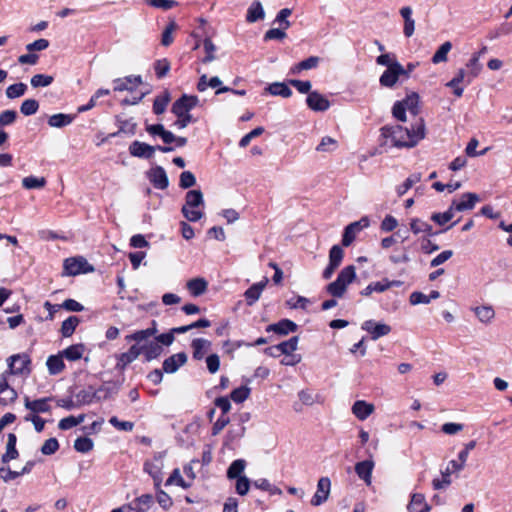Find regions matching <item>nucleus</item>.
I'll use <instances>...</instances> for the list:
<instances>
[{
    "label": "nucleus",
    "instance_id": "f257e3e1",
    "mask_svg": "<svg viewBox=\"0 0 512 512\" xmlns=\"http://www.w3.org/2000/svg\"><path fill=\"white\" fill-rule=\"evenodd\" d=\"M381 131L386 144L390 142L395 147L411 148L425 137V122L418 117L410 127L385 126Z\"/></svg>",
    "mask_w": 512,
    "mask_h": 512
},
{
    "label": "nucleus",
    "instance_id": "f03ea898",
    "mask_svg": "<svg viewBox=\"0 0 512 512\" xmlns=\"http://www.w3.org/2000/svg\"><path fill=\"white\" fill-rule=\"evenodd\" d=\"M204 198L200 190H190L185 195V203L181 212L191 222H196L204 216Z\"/></svg>",
    "mask_w": 512,
    "mask_h": 512
},
{
    "label": "nucleus",
    "instance_id": "7ed1b4c3",
    "mask_svg": "<svg viewBox=\"0 0 512 512\" xmlns=\"http://www.w3.org/2000/svg\"><path fill=\"white\" fill-rule=\"evenodd\" d=\"M408 112L415 119L418 118L419 113V97L416 93H411L406 96L405 99L394 103L392 108L393 117L401 122L407 121Z\"/></svg>",
    "mask_w": 512,
    "mask_h": 512
},
{
    "label": "nucleus",
    "instance_id": "20e7f679",
    "mask_svg": "<svg viewBox=\"0 0 512 512\" xmlns=\"http://www.w3.org/2000/svg\"><path fill=\"white\" fill-rule=\"evenodd\" d=\"M369 226L370 219L367 216H363L358 221H354L347 225L342 235V246L349 247L358 235Z\"/></svg>",
    "mask_w": 512,
    "mask_h": 512
},
{
    "label": "nucleus",
    "instance_id": "39448f33",
    "mask_svg": "<svg viewBox=\"0 0 512 512\" xmlns=\"http://www.w3.org/2000/svg\"><path fill=\"white\" fill-rule=\"evenodd\" d=\"M199 98L195 95H182L172 105V113L176 116L191 115L189 112L199 105Z\"/></svg>",
    "mask_w": 512,
    "mask_h": 512
},
{
    "label": "nucleus",
    "instance_id": "423d86ee",
    "mask_svg": "<svg viewBox=\"0 0 512 512\" xmlns=\"http://www.w3.org/2000/svg\"><path fill=\"white\" fill-rule=\"evenodd\" d=\"M64 270L67 275L75 276L82 273H89L94 270L86 258H66L64 262Z\"/></svg>",
    "mask_w": 512,
    "mask_h": 512
},
{
    "label": "nucleus",
    "instance_id": "0eeeda50",
    "mask_svg": "<svg viewBox=\"0 0 512 512\" xmlns=\"http://www.w3.org/2000/svg\"><path fill=\"white\" fill-rule=\"evenodd\" d=\"M401 76H407L405 68L400 64L386 69L379 78L381 86L386 88H393Z\"/></svg>",
    "mask_w": 512,
    "mask_h": 512
},
{
    "label": "nucleus",
    "instance_id": "6e6552de",
    "mask_svg": "<svg viewBox=\"0 0 512 512\" xmlns=\"http://www.w3.org/2000/svg\"><path fill=\"white\" fill-rule=\"evenodd\" d=\"M361 328L371 335L372 340H377L391 332V327L388 324L377 323L373 320L363 322Z\"/></svg>",
    "mask_w": 512,
    "mask_h": 512
},
{
    "label": "nucleus",
    "instance_id": "1a4fd4ad",
    "mask_svg": "<svg viewBox=\"0 0 512 512\" xmlns=\"http://www.w3.org/2000/svg\"><path fill=\"white\" fill-rule=\"evenodd\" d=\"M331 488V481L327 477H322L319 479L317 484V490L314 496L312 497L311 504L313 506H319L323 504L329 497Z\"/></svg>",
    "mask_w": 512,
    "mask_h": 512
},
{
    "label": "nucleus",
    "instance_id": "9d476101",
    "mask_svg": "<svg viewBox=\"0 0 512 512\" xmlns=\"http://www.w3.org/2000/svg\"><path fill=\"white\" fill-rule=\"evenodd\" d=\"M51 400V397L31 400L28 396H25L24 405L25 408L31 412V414L37 415L38 413H46L51 410V406L49 404Z\"/></svg>",
    "mask_w": 512,
    "mask_h": 512
},
{
    "label": "nucleus",
    "instance_id": "9b49d317",
    "mask_svg": "<svg viewBox=\"0 0 512 512\" xmlns=\"http://www.w3.org/2000/svg\"><path fill=\"white\" fill-rule=\"evenodd\" d=\"M30 360L25 354L13 355L9 358V371L8 374H24L29 372L28 365Z\"/></svg>",
    "mask_w": 512,
    "mask_h": 512
},
{
    "label": "nucleus",
    "instance_id": "f8f14e48",
    "mask_svg": "<svg viewBox=\"0 0 512 512\" xmlns=\"http://www.w3.org/2000/svg\"><path fill=\"white\" fill-rule=\"evenodd\" d=\"M17 399V392L9 386L7 373L0 377V405H8Z\"/></svg>",
    "mask_w": 512,
    "mask_h": 512
},
{
    "label": "nucleus",
    "instance_id": "ddd939ff",
    "mask_svg": "<svg viewBox=\"0 0 512 512\" xmlns=\"http://www.w3.org/2000/svg\"><path fill=\"white\" fill-rule=\"evenodd\" d=\"M308 107L316 112H323L329 109V100L317 91L310 92L306 98Z\"/></svg>",
    "mask_w": 512,
    "mask_h": 512
},
{
    "label": "nucleus",
    "instance_id": "4468645a",
    "mask_svg": "<svg viewBox=\"0 0 512 512\" xmlns=\"http://www.w3.org/2000/svg\"><path fill=\"white\" fill-rule=\"evenodd\" d=\"M479 201V197L475 193H464L459 200H453L451 203L452 210L465 211L474 208L475 204Z\"/></svg>",
    "mask_w": 512,
    "mask_h": 512
},
{
    "label": "nucleus",
    "instance_id": "2eb2a0df",
    "mask_svg": "<svg viewBox=\"0 0 512 512\" xmlns=\"http://www.w3.org/2000/svg\"><path fill=\"white\" fill-rule=\"evenodd\" d=\"M156 148L140 141H133L129 146V152L132 156L138 158L150 159L153 157Z\"/></svg>",
    "mask_w": 512,
    "mask_h": 512
},
{
    "label": "nucleus",
    "instance_id": "dca6fc26",
    "mask_svg": "<svg viewBox=\"0 0 512 512\" xmlns=\"http://www.w3.org/2000/svg\"><path fill=\"white\" fill-rule=\"evenodd\" d=\"M353 415L360 421L366 420L375 411V406L364 400H357L351 407Z\"/></svg>",
    "mask_w": 512,
    "mask_h": 512
},
{
    "label": "nucleus",
    "instance_id": "f3484780",
    "mask_svg": "<svg viewBox=\"0 0 512 512\" xmlns=\"http://www.w3.org/2000/svg\"><path fill=\"white\" fill-rule=\"evenodd\" d=\"M187 362V355L184 352L173 354L163 362V371L171 374L175 373L181 366Z\"/></svg>",
    "mask_w": 512,
    "mask_h": 512
},
{
    "label": "nucleus",
    "instance_id": "a211bd4d",
    "mask_svg": "<svg viewBox=\"0 0 512 512\" xmlns=\"http://www.w3.org/2000/svg\"><path fill=\"white\" fill-rule=\"evenodd\" d=\"M148 178L150 182L157 189H166L169 185L168 177L165 170L160 167H154L148 172Z\"/></svg>",
    "mask_w": 512,
    "mask_h": 512
},
{
    "label": "nucleus",
    "instance_id": "6ab92c4d",
    "mask_svg": "<svg viewBox=\"0 0 512 512\" xmlns=\"http://www.w3.org/2000/svg\"><path fill=\"white\" fill-rule=\"evenodd\" d=\"M141 354V348L135 344L130 347L127 352L121 353L117 356L116 368L123 370L128 364L136 360Z\"/></svg>",
    "mask_w": 512,
    "mask_h": 512
},
{
    "label": "nucleus",
    "instance_id": "aec40b11",
    "mask_svg": "<svg viewBox=\"0 0 512 512\" xmlns=\"http://www.w3.org/2000/svg\"><path fill=\"white\" fill-rule=\"evenodd\" d=\"M140 76H128L114 80V91H131L141 84Z\"/></svg>",
    "mask_w": 512,
    "mask_h": 512
},
{
    "label": "nucleus",
    "instance_id": "412c9836",
    "mask_svg": "<svg viewBox=\"0 0 512 512\" xmlns=\"http://www.w3.org/2000/svg\"><path fill=\"white\" fill-rule=\"evenodd\" d=\"M430 505L426 502L425 496L421 493H414L407 505L408 512H430Z\"/></svg>",
    "mask_w": 512,
    "mask_h": 512
},
{
    "label": "nucleus",
    "instance_id": "4be33fe9",
    "mask_svg": "<svg viewBox=\"0 0 512 512\" xmlns=\"http://www.w3.org/2000/svg\"><path fill=\"white\" fill-rule=\"evenodd\" d=\"M299 400L306 406H312L314 404L322 405L325 402V398L317 392L309 389L301 390L298 393Z\"/></svg>",
    "mask_w": 512,
    "mask_h": 512
},
{
    "label": "nucleus",
    "instance_id": "5701e85b",
    "mask_svg": "<svg viewBox=\"0 0 512 512\" xmlns=\"http://www.w3.org/2000/svg\"><path fill=\"white\" fill-rule=\"evenodd\" d=\"M373 468H374V462L372 460H365L362 462H358L355 465V472L357 473L359 478L364 480V482L367 485H370L371 481H372L371 475H372Z\"/></svg>",
    "mask_w": 512,
    "mask_h": 512
},
{
    "label": "nucleus",
    "instance_id": "b1692460",
    "mask_svg": "<svg viewBox=\"0 0 512 512\" xmlns=\"http://www.w3.org/2000/svg\"><path fill=\"white\" fill-rule=\"evenodd\" d=\"M475 316L479 322L483 324H490L495 318V311L490 305H481L472 308Z\"/></svg>",
    "mask_w": 512,
    "mask_h": 512
},
{
    "label": "nucleus",
    "instance_id": "393cba45",
    "mask_svg": "<svg viewBox=\"0 0 512 512\" xmlns=\"http://www.w3.org/2000/svg\"><path fill=\"white\" fill-rule=\"evenodd\" d=\"M267 282L268 280L265 278L263 281L253 284L249 289L246 290L244 296L249 306L253 305L260 298V295Z\"/></svg>",
    "mask_w": 512,
    "mask_h": 512
},
{
    "label": "nucleus",
    "instance_id": "a878e982",
    "mask_svg": "<svg viewBox=\"0 0 512 512\" xmlns=\"http://www.w3.org/2000/svg\"><path fill=\"white\" fill-rule=\"evenodd\" d=\"M141 348V354H144L147 361H151L153 359H156L159 357L163 351V348L160 344H158L156 341H150L142 346Z\"/></svg>",
    "mask_w": 512,
    "mask_h": 512
},
{
    "label": "nucleus",
    "instance_id": "bb28decb",
    "mask_svg": "<svg viewBox=\"0 0 512 512\" xmlns=\"http://www.w3.org/2000/svg\"><path fill=\"white\" fill-rule=\"evenodd\" d=\"M193 358L201 360L211 347V342L203 338L194 339L191 343Z\"/></svg>",
    "mask_w": 512,
    "mask_h": 512
},
{
    "label": "nucleus",
    "instance_id": "cd10ccee",
    "mask_svg": "<svg viewBox=\"0 0 512 512\" xmlns=\"http://www.w3.org/2000/svg\"><path fill=\"white\" fill-rule=\"evenodd\" d=\"M155 326H156V322L153 321V327L147 328V329H144V330H139V331H136L133 334L127 335L125 337V340L127 342L135 341V342H137V345H139L141 342L145 341L149 337H151L154 334H156L157 329H156Z\"/></svg>",
    "mask_w": 512,
    "mask_h": 512
},
{
    "label": "nucleus",
    "instance_id": "c85d7f7f",
    "mask_svg": "<svg viewBox=\"0 0 512 512\" xmlns=\"http://www.w3.org/2000/svg\"><path fill=\"white\" fill-rule=\"evenodd\" d=\"M74 120V116L70 114L58 113L48 118V124L53 128H62L70 125Z\"/></svg>",
    "mask_w": 512,
    "mask_h": 512
},
{
    "label": "nucleus",
    "instance_id": "c756f323",
    "mask_svg": "<svg viewBox=\"0 0 512 512\" xmlns=\"http://www.w3.org/2000/svg\"><path fill=\"white\" fill-rule=\"evenodd\" d=\"M16 435L13 433L8 434L7 444H6V452L2 456V462L7 463L10 460H14L18 457V451L16 449Z\"/></svg>",
    "mask_w": 512,
    "mask_h": 512
},
{
    "label": "nucleus",
    "instance_id": "7c9ffc66",
    "mask_svg": "<svg viewBox=\"0 0 512 512\" xmlns=\"http://www.w3.org/2000/svg\"><path fill=\"white\" fill-rule=\"evenodd\" d=\"M186 287L193 296H200L206 292L208 282L204 278H194L187 282Z\"/></svg>",
    "mask_w": 512,
    "mask_h": 512
},
{
    "label": "nucleus",
    "instance_id": "2f4dec72",
    "mask_svg": "<svg viewBox=\"0 0 512 512\" xmlns=\"http://www.w3.org/2000/svg\"><path fill=\"white\" fill-rule=\"evenodd\" d=\"M85 352L84 344L71 345L61 352L62 356L69 361H76L82 358Z\"/></svg>",
    "mask_w": 512,
    "mask_h": 512
},
{
    "label": "nucleus",
    "instance_id": "473e14b6",
    "mask_svg": "<svg viewBox=\"0 0 512 512\" xmlns=\"http://www.w3.org/2000/svg\"><path fill=\"white\" fill-rule=\"evenodd\" d=\"M62 354L52 355L47 359L46 365L51 375L59 374L63 371L65 364L63 362Z\"/></svg>",
    "mask_w": 512,
    "mask_h": 512
},
{
    "label": "nucleus",
    "instance_id": "72a5a7b5",
    "mask_svg": "<svg viewBox=\"0 0 512 512\" xmlns=\"http://www.w3.org/2000/svg\"><path fill=\"white\" fill-rule=\"evenodd\" d=\"M479 59L480 53H475L466 64V68L468 69V83H470L473 78L477 77L482 69Z\"/></svg>",
    "mask_w": 512,
    "mask_h": 512
},
{
    "label": "nucleus",
    "instance_id": "f704fd0d",
    "mask_svg": "<svg viewBox=\"0 0 512 512\" xmlns=\"http://www.w3.org/2000/svg\"><path fill=\"white\" fill-rule=\"evenodd\" d=\"M170 99V93L167 90L156 96L153 103V112L157 115L164 113Z\"/></svg>",
    "mask_w": 512,
    "mask_h": 512
},
{
    "label": "nucleus",
    "instance_id": "c9c22d12",
    "mask_svg": "<svg viewBox=\"0 0 512 512\" xmlns=\"http://www.w3.org/2000/svg\"><path fill=\"white\" fill-rule=\"evenodd\" d=\"M264 18V10L259 1H254L248 8L246 20L250 23L256 22Z\"/></svg>",
    "mask_w": 512,
    "mask_h": 512
},
{
    "label": "nucleus",
    "instance_id": "e433bc0d",
    "mask_svg": "<svg viewBox=\"0 0 512 512\" xmlns=\"http://www.w3.org/2000/svg\"><path fill=\"white\" fill-rule=\"evenodd\" d=\"M451 49H452L451 42L446 41L443 44H441L439 46V48L437 49V51L435 52V54L433 55L432 62L434 64L446 62L448 60V53L451 51Z\"/></svg>",
    "mask_w": 512,
    "mask_h": 512
},
{
    "label": "nucleus",
    "instance_id": "4c0bfd02",
    "mask_svg": "<svg viewBox=\"0 0 512 512\" xmlns=\"http://www.w3.org/2000/svg\"><path fill=\"white\" fill-rule=\"evenodd\" d=\"M246 462L242 459L235 460L231 463L227 470V477L229 479H238L242 477L241 474L244 471Z\"/></svg>",
    "mask_w": 512,
    "mask_h": 512
},
{
    "label": "nucleus",
    "instance_id": "58836bf2",
    "mask_svg": "<svg viewBox=\"0 0 512 512\" xmlns=\"http://www.w3.org/2000/svg\"><path fill=\"white\" fill-rule=\"evenodd\" d=\"M80 320L78 317L76 316H70L68 317L65 321H63L62 323V326H61V333L64 337H70L76 327L78 326Z\"/></svg>",
    "mask_w": 512,
    "mask_h": 512
},
{
    "label": "nucleus",
    "instance_id": "ea45409f",
    "mask_svg": "<svg viewBox=\"0 0 512 512\" xmlns=\"http://www.w3.org/2000/svg\"><path fill=\"white\" fill-rule=\"evenodd\" d=\"M22 185L25 189H41L46 185L44 177L28 176L22 179Z\"/></svg>",
    "mask_w": 512,
    "mask_h": 512
},
{
    "label": "nucleus",
    "instance_id": "a19ab883",
    "mask_svg": "<svg viewBox=\"0 0 512 512\" xmlns=\"http://www.w3.org/2000/svg\"><path fill=\"white\" fill-rule=\"evenodd\" d=\"M371 283L373 285L374 292L377 293L385 292L391 287H399L402 284V282L399 280L390 281L388 279H382L381 281Z\"/></svg>",
    "mask_w": 512,
    "mask_h": 512
},
{
    "label": "nucleus",
    "instance_id": "79ce46f5",
    "mask_svg": "<svg viewBox=\"0 0 512 512\" xmlns=\"http://www.w3.org/2000/svg\"><path fill=\"white\" fill-rule=\"evenodd\" d=\"M177 29V24L174 21L169 22V24L164 29L161 36V44L165 47L171 45L174 41L173 32Z\"/></svg>",
    "mask_w": 512,
    "mask_h": 512
},
{
    "label": "nucleus",
    "instance_id": "37998d69",
    "mask_svg": "<svg viewBox=\"0 0 512 512\" xmlns=\"http://www.w3.org/2000/svg\"><path fill=\"white\" fill-rule=\"evenodd\" d=\"M26 91H27V85L26 84H24V83H17V84L10 85L6 89V96L9 99H15V98L23 96L26 93Z\"/></svg>",
    "mask_w": 512,
    "mask_h": 512
},
{
    "label": "nucleus",
    "instance_id": "c03bdc74",
    "mask_svg": "<svg viewBox=\"0 0 512 512\" xmlns=\"http://www.w3.org/2000/svg\"><path fill=\"white\" fill-rule=\"evenodd\" d=\"M454 210H452V206L443 213H433L431 216V220L437 223L440 226L445 225L449 221H451L454 217Z\"/></svg>",
    "mask_w": 512,
    "mask_h": 512
},
{
    "label": "nucleus",
    "instance_id": "a18cd8bd",
    "mask_svg": "<svg viewBox=\"0 0 512 512\" xmlns=\"http://www.w3.org/2000/svg\"><path fill=\"white\" fill-rule=\"evenodd\" d=\"M266 90L274 96L288 97V86L285 82H275L270 84Z\"/></svg>",
    "mask_w": 512,
    "mask_h": 512
},
{
    "label": "nucleus",
    "instance_id": "49530a36",
    "mask_svg": "<svg viewBox=\"0 0 512 512\" xmlns=\"http://www.w3.org/2000/svg\"><path fill=\"white\" fill-rule=\"evenodd\" d=\"M376 63L378 65L385 66L386 69L394 67V65L395 66L400 65V63L396 59L395 55H393L391 53L381 54L380 56H378L376 58Z\"/></svg>",
    "mask_w": 512,
    "mask_h": 512
},
{
    "label": "nucleus",
    "instance_id": "de8ad7c7",
    "mask_svg": "<svg viewBox=\"0 0 512 512\" xmlns=\"http://www.w3.org/2000/svg\"><path fill=\"white\" fill-rule=\"evenodd\" d=\"M39 109V103L35 99H26L20 107V111L25 116L35 114Z\"/></svg>",
    "mask_w": 512,
    "mask_h": 512
},
{
    "label": "nucleus",
    "instance_id": "09e8293b",
    "mask_svg": "<svg viewBox=\"0 0 512 512\" xmlns=\"http://www.w3.org/2000/svg\"><path fill=\"white\" fill-rule=\"evenodd\" d=\"M354 278L355 268L353 266H347L340 272L337 280L347 287L354 280Z\"/></svg>",
    "mask_w": 512,
    "mask_h": 512
},
{
    "label": "nucleus",
    "instance_id": "8fccbe9b",
    "mask_svg": "<svg viewBox=\"0 0 512 512\" xmlns=\"http://www.w3.org/2000/svg\"><path fill=\"white\" fill-rule=\"evenodd\" d=\"M74 448L81 453H87L93 448V441L87 437H79L74 442Z\"/></svg>",
    "mask_w": 512,
    "mask_h": 512
},
{
    "label": "nucleus",
    "instance_id": "3c124183",
    "mask_svg": "<svg viewBox=\"0 0 512 512\" xmlns=\"http://www.w3.org/2000/svg\"><path fill=\"white\" fill-rule=\"evenodd\" d=\"M145 3L162 10H170L178 5L175 0H145Z\"/></svg>",
    "mask_w": 512,
    "mask_h": 512
},
{
    "label": "nucleus",
    "instance_id": "603ef678",
    "mask_svg": "<svg viewBox=\"0 0 512 512\" xmlns=\"http://www.w3.org/2000/svg\"><path fill=\"white\" fill-rule=\"evenodd\" d=\"M53 77L45 74H36L31 78V85L34 88L47 87L53 82Z\"/></svg>",
    "mask_w": 512,
    "mask_h": 512
},
{
    "label": "nucleus",
    "instance_id": "864d4df0",
    "mask_svg": "<svg viewBox=\"0 0 512 512\" xmlns=\"http://www.w3.org/2000/svg\"><path fill=\"white\" fill-rule=\"evenodd\" d=\"M421 179L420 174H414L407 178L403 184L397 187V194L399 196L404 195L414 184L418 183Z\"/></svg>",
    "mask_w": 512,
    "mask_h": 512
},
{
    "label": "nucleus",
    "instance_id": "5fc2aeb1",
    "mask_svg": "<svg viewBox=\"0 0 512 512\" xmlns=\"http://www.w3.org/2000/svg\"><path fill=\"white\" fill-rule=\"evenodd\" d=\"M337 146L338 143L336 139L326 136L322 138L320 144L317 146V150L321 152H332Z\"/></svg>",
    "mask_w": 512,
    "mask_h": 512
},
{
    "label": "nucleus",
    "instance_id": "6e6d98bb",
    "mask_svg": "<svg viewBox=\"0 0 512 512\" xmlns=\"http://www.w3.org/2000/svg\"><path fill=\"white\" fill-rule=\"evenodd\" d=\"M249 394L250 389L247 386H241L231 392V399L236 403H242L249 397Z\"/></svg>",
    "mask_w": 512,
    "mask_h": 512
},
{
    "label": "nucleus",
    "instance_id": "4d7b16f0",
    "mask_svg": "<svg viewBox=\"0 0 512 512\" xmlns=\"http://www.w3.org/2000/svg\"><path fill=\"white\" fill-rule=\"evenodd\" d=\"M203 48L205 50V57L203 58L204 63L212 62L215 59L216 46L213 44L211 39L206 38L203 42Z\"/></svg>",
    "mask_w": 512,
    "mask_h": 512
},
{
    "label": "nucleus",
    "instance_id": "13d9d810",
    "mask_svg": "<svg viewBox=\"0 0 512 512\" xmlns=\"http://www.w3.org/2000/svg\"><path fill=\"white\" fill-rule=\"evenodd\" d=\"M318 62H319L318 57H310L304 61H301L297 65H295L294 68L292 69V72L299 73L302 70H308V69L314 68L317 66Z\"/></svg>",
    "mask_w": 512,
    "mask_h": 512
},
{
    "label": "nucleus",
    "instance_id": "bf43d9fd",
    "mask_svg": "<svg viewBox=\"0 0 512 512\" xmlns=\"http://www.w3.org/2000/svg\"><path fill=\"white\" fill-rule=\"evenodd\" d=\"M25 473H26V468H23L22 471L17 472V471H12L8 467H0V478L5 482L13 480Z\"/></svg>",
    "mask_w": 512,
    "mask_h": 512
},
{
    "label": "nucleus",
    "instance_id": "052dcab7",
    "mask_svg": "<svg viewBox=\"0 0 512 512\" xmlns=\"http://www.w3.org/2000/svg\"><path fill=\"white\" fill-rule=\"evenodd\" d=\"M196 184V178L190 171H184L180 175L179 185L183 189L190 188Z\"/></svg>",
    "mask_w": 512,
    "mask_h": 512
},
{
    "label": "nucleus",
    "instance_id": "680f3d73",
    "mask_svg": "<svg viewBox=\"0 0 512 512\" xmlns=\"http://www.w3.org/2000/svg\"><path fill=\"white\" fill-rule=\"evenodd\" d=\"M410 228L415 234L421 232L431 233L432 231V227L420 219H413L410 223Z\"/></svg>",
    "mask_w": 512,
    "mask_h": 512
},
{
    "label": "nucleus",
    "instance_id": "e2e57ef3",
    "mask_svg": "<svg viewBox=\"0 0 512 512\" xmlns=\"http://www.w3.org/2000/svg\"><path fill=\"white\" fill-rule=\"evenodd\" d=\"M176 484L182 488H188L190 486L189 483H186L180 473L179 469H175L170 477L166 481V485Z\"/></svg>",
    "mask_w": 512,
    "mask_h": 512
},
{
    "label": "nucleus",
    "instance_id": "0e129e2a",
    "mask_svg": "<svg viewBox=\"0 0 512 512\" xmlns=\"http://www.w3.org/2000/svg\"><path fill=\"white\" fill-rule=\"evenodd\" d=\"M346 286L337 279L327 286V291L334 297H342L346 291Z\"/></svg>",
    "mask_w": 512,
    "mask_h": 512
},
{
    "label": "nucleus",
    "instance_id": "69168bd1",
    "mask_svg": "<svg viewBox=\"0 0 512 512\" xmlns=\"http://www.w3.org/2000/svg\"><path fill=\"white\" fill-rule=\"evenodd\" d=\"M155 73L158 78L164 77L170 70V63L167 59H160L155 62Z\"/></svg>",
    "mask_w": 512,
    "mask_h": 512
},
{
    "label": "nucleus",
    "instance_id": "338daca9",
    "mask_svg": "<svg viewBox=\"0 0 512 512\" xmlns=\"http://www.w3.org/2000/svg\"><path fill=\"white\" fill-rule=\"evenodd\" d=\"M59 448V443L56 438H50L44 442L41 447V452L44 455H52Z\"/></svg>",
    "mask_w": 512,
    "mask_h": 512
},
{
    "label": "nucleus",
    "instance_id": "774afa93",
    "mask_svg": "<svg viewBox=\"0 0 512 512\" xmlns=\"http://www.w3.org/2000/svg\"><path fill=\"white\" fill-rule=\"evenodd\" d=\"M110 424L121 431H132L134 424L130 421H120L116 416H113L109 420Z\"/></svg>",
    "mask_w": 512,
    "mask_h": 512
}]
</instances>
